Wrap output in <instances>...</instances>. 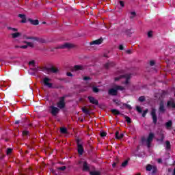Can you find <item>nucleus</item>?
Returning <instances> with one entry per match:
<instances>
[{"label":"nucleus","instance_id":"nucleus-1","mask_svg":"<svg viewBox=\"0 0 175 175\" xmlns=\"http://www.w3.org/2000/svg\"><path fill=\"white\" fill-rule=\"evenodd\" d=\"M66 98H68V95H64L59 98V101L57 103V106L59 110H62V109H65L66 107V103H65V99H66Z\"/></svg>","mask_w":175,"mask_h":175},{"label":"nucleus","instance_id":"nucleus-2","mask_svg":"<svg viewBox=\"0 0 175 175\" xmlns=\"http://www.w3.org/2000/svg\"><path fill=\"white\" fill-rule=\"evenodd\" d=\"M76 143L78 154H79V155H83V154L84 153V146H83V141H81V139H77Z\"/></svg>","mask_w":175,"mask_h":175},{"label":"nucleus","instance_id":"nucleus-3","mask_svg":"<svg viewBox=\"0 0 175 175\" xmlns=\"http://www.w3.org/2000/svg\"><path fill=\"white\" fill-rule=\"evenodd\" d=\"M23 39L31 40L33 42H38V43H44L45 40L43 38H40L39 37L36 36H28L27 35L23 36Z\"/></svg>","mask_w":175,"mask_h":175},{"label":"nucleus","instance_id":"nucleus-4","mask_svg":"<svg viewBox=\"0 0 175 175\" xmlns=\"http://www.w3.org/2000/svg\"><path fill=\"white\" fill-rule=\"evenodd\" d=\"M73 48V44L68 43V42H66L62 45H58L57 46L52 49L51 50V51H54V50H58V49H72Z\"/></svg>","mask_w":175,"mask_h":175},{"label":"nucleus","instance_id":"nucleus-5","mask_svg":"<svg viewBox=\"0 0 175 175\" xmlns=\"http://www.w3.org/2000/svg\"><path fill=\"white\" fill-rule=\"evenodd\" d=\"M150 116H152V120L153 121V124L157 125V122H158V117L157 116V109L154 108L152 109Z\"/></svg>","mask_w":175,"mask_h":175},{"label":"nucleus","instance_id":"nucleus-6","mask_svg":"<svg viewBox=\"0 0 175 175\" xmlns=\"http://www.w3.org/2000/svg\"><path fill=\"white\" fill-rule=\"evenodd\" d=\"M166 107L167 109H175V101L174 98H170L166 103Z\"/></svg>","mask_w":175,"mask_h":175},{"label":"nucleus","instance_id":"nucleus-7","mask_svg":"<svg viewBox=\"0 0 175 175\" xmlns=\"http://www.w3.org/2000/svg\"><path fill=\"white\" fill-rule=\"evenodd\" d=\"M122 77H124V79H126L125 84H129V80L131 79V75L129 74L121 75L119 77H115V81H118L119 80H120V79H122Z\"/></svg>","mask_w":175,"mask_h":175},{"label":"nucleus","instance_id":"nucleus-8","mask_svg":"<svg viewBox=\"0 0 175 175\" xmlns=\"http://www.w3.org/2000/svg\"><path fill=\"white\" fill-rule=\"evenodd\" d=\"M51 109V114L53 116V117H57V116L58 115V113H59L60 109L57 107H54V106H51L50 107Z\"/></svg>","mask_w":175,"mask_h":175},{"label":"nucleus","instance_id":"nucleus-9","mask_svg":"<svg viewBox=\"0 0 175 175\" xmlns=\"http://www.w3.org/2000/svg\"><path fill=\"white\" fill-rule=\"evenodd\" d=\"M51 79L49 77H45L43 79V84L45 87H48V88H53V83H50Z\"/></svg>","mask_w":175,"mask_h":175},{"label":"nucleus","instance_id":"nucleus-10","mask_svg":"<svg viewBox=\"0 0 175 175\" xmlns=\"http://www.w3.org/2000/svg\"><path fill=\"white\" fill-rule=\"evenodd\" d=\"M118 94V92L117 91V89L116 88H111L108 90V94L111 95V96H117Z\"/></svg>","mask_w":175,"mask_h":175},{"label":"nucleus","instance_id":"nucleus-11","mask_svg":"<svg viewBox=\"0 0 175 175\" xmlns=\"http://www.w3.org/2000/svg\"><path fill=\"white\" fill-rule=\"evenodd\" d=\"M88 99L90 103H92V105H96V106H98L99 105V102L98 101V100L95 99V97L88 96Z\"/></svg>","mask_w":175,"mask_h":175},{"label":"nucleus","instance_id":"nucleus-12","mask_svg":"<svg viewBox=\"0 0 175 175\" xmlns=\"http://www.w3.org/2000/svg\"><path fill=\"white\" fill-rule=\"evenodd\" d=\"M159 111L160 113H165L166 109H165V104H163V101H161L159 103Z\"/></svg>","mask_w":175,"mask_h":175},{"label":"nucleus","instance_id":"nucleus-13","mask_svg":"<svg viewBox=\"0 0 175 175\" xmlns=\"http://www.w3.org/2000/svg\"><path fill=\"white\" fill-rule=\"evenodd\" d=\"M103 42V38H99L98 40H94L90 43V46H94V44H102Z\"/></svg>","mask_w":175,"mask_h":175},{"label":"nucleus","instance_id":"nucleus-14","mask_svg":"<svg viewBox=\"0 0 175 175\" xmlns=\"http://www.w3.org/2000/svg\"><path fill=\"white\" fill-rule=\"evenodd\" d=\"M83 172H90V166H88V163H87V161L83 162Z\"/></svg>","mask_w":175,"mask_h":175},{"label":"nucleus","instance_id":"nucleus-15","mask_svg":"<svg viewBox=\"0 0 175 175\" xmlns=\"http://www.w3.org/2000/svg\"><path fill=\"white\" fill-rule=\"evenodd\" d=\"M115 137L118 140H121V139H122L124 137V133H120V132L116 131V133H115Z\"/></svg>","mask_w":175,"mask_h":175},{"label":"nucleus","instance_id":"nucleus-16","mask_svg":"<svg viewBox=\"0 0 175 175\" xmlns=\"http://www.w3.org/2000/svg\"><path fill=\"white\" fill-rule=\"evenodd\" d=\"M154 137H155V135L153 133H150L146 139V142H152V140H154Z\"/></svg>","mask_w":175,"mask_h":175},{"label":"nucleus","instance_id":"nucleus-17","mask_svg":"<svg viewBox=\"0 0 175 175\" xmlns=\"http://www.w3.org/2000/svg\"><path fill=\"white\" fill-rule=\"evenodd\" d=\"M18 17H20V18H22L21 23H27V17L25 16V14H19L18 15Z\"/></svg>","mask_w":175,"mask_h":175},{"label":"nucleus","instance_id":"nucleus-18","mask_svg":"<svg viewBox=\"0 0 175 175\" xmlns=\"http://www.w3.org/2000/svg\"><path fill=\"white\" fill-rule=\"evenodd\" d=\"M113 66H116V63L113 62H108V63H106L105 64V68L106 69H109V68H111Z\"/></svg>","mask_w":175,"mask_h":175},{"label":"nucleus","instance_id":"nucleus-19","mask_svg":"<svg viewBox=\"0 0 175 175\" xmlns=\"http://www.w3.org/2000/svg\"><path fill=\"white\" fill-rule=\"evenodd\" d=\"M48 72H51V73H58V68L52 66L47 69Z\"/></svg>","mask_w":175,"mask_h":175},{"label":"nucleus","instance_id":"nucleus-20","mask_svg":"<svg viewBox=\"0 0 175 175\" xmlns=\"http://www.w3.org/2000/svg\"><path fill=\"white\" fill-rule=\"evenodd\" d=\"M28 21H29L32 25H39V20L38 19L32 20V18H29Z\"/></svg>","mask_w":175,"mask_h":175},{"label":"nucleus","instance_id":"nucleus-21","mask_svg":"<svg viewBox=\"0 0 175 175\" xmlns=\"http://www.w3.org/2000/svg\"><path fill=\"white\" fill-rule=\"evenodd\" d=\"M124 32L127 36H132V34L133 33L132 29H126Z\"/></svg>","mask_w":175,"mask_h":175},{"label":"nucleus","instance_id":"nucleus-22","mask_svg":"<svg viewBox=\"0 0 175 175\" xmlns=\"http://www.w3.org/2000/svg\"><path fill=\"white\" fill-rule=\"evenodd\" d=\"M172 125H173V122L172 120H169L168 122H167L165 123V128L167 129H170V128H172Z\"/></svg>","mask_w":175,"mask_h":175},{"label":"nucleus","instance_id":"nucleus-23","mask_svg":"<svg viewBox=\"0 0 175 175\" xmlns=\"http://www.w3.org/2000/svg\"><path fill=\"white\" fill-rule=\"evenodd\" d=\"M84 67L81 65H75L74 66V70H83Z\"/></svg>","mask_w":175,"mask_h":175},{"label":"nucleus","instance_id":"nucleus-24","mask_svg":"<svg viewBox=\"0 0 175 175\" xmlns=\"http://www.w3.org/2000/svg\"><path fill=\"white\" fill-rule=\"evenodd\" d=\"M111 112L112 113V114H114V116H120V114H121L120 111H118V109H111Z\"/></svg>","mask_w":175,"mask_h":175},{"label":"nucleus","instance_id":"nucleus-25","mask_svg":"<svg viewBox=\"0 0 175 175\" xmlns=\"http://www.w3.org/2000/svg\"><path fill=\"white\" fill-rule=\"evenodd\" d=\"M11 35L13 39H16V38H19V36H21V33L16 32V33H13Z\"/></svg>","mask_w":175,"mask_h":175},{"label":"nucleus","instance_id":"nucleus-26","mask_svg":"<svg viewBox=\"0 0 175 175\" xmlns=\"http://www.w3.org/2000/svg\"><path fill=\"white\" fill-rule=\"evenodd\" d=\"M83 113L85 114V116H90V110L85 107H82L81 109Z\"/></svg>","mask_w":175,"mask_h":175},{"label":"nucleus","instance_id":"nucleus-27","mask_svg":"<svg viewBox=\"0 0 175 175\" xmlns=\"http://www.w3.org/2000/svg\"><path fill=\"white\" fill-rule=\"evenodd\" d=\"M122 116L125 118V120L128 124L132 123V120L131 119V118H129V116H126L124 114H122Z\"/></svg>","mask_w":175,"mask_h":175},{"label":"nucleus","instance_id":"nucleus-28","mask_svg":"<svg viewBox=\"0 0 175 175\" xmlns=\"http://www.w3.org/2000/svg\"><path fill=\"white\" fill-rule=\"evenodd\" d=\"M157 142H161L162 143L163 140H165V134H163V133H161L160 139H157Z\"/></svg>","mask_w":175,"mask_h":175},{"label":"nucleus","instance_id":"nucleus-29","mask_svg":"<svg viewBox=\"0 0 175 175\" xmlns=\"http://www.w3.org/2000/svg\"><path fill=\"white\" fill-rule=\"evenodd\" d=\"M172 148V145L170 141H165V149L170 150Z\"/></svg>","mask_w":175,"mask_h":175},{"label":"nucleus","instance_id":"nucleus-30","mask_svg":"<svg viewBox=\"0 0 175 175\" xmlns=\"http://www.w3.org/2000/svg\"><path fill=\"white\" fill-rule=\"evenodd\" d=\"M61 133H63L64 135H66L68 133V129L65 127H62L60 129Z\"/></svg>","mask_w":175,"mask_h":175},{"label":"nucleus","instance_id":"nucleus-31","mask_svg":"<svg viewBox=\"0 0 175 175\" xmlns=\"http://www.w3.org/2000/svg\"><path fill=\"white\" fill-rule=\"evenodd\" d=\"M24 43L27 44V46H29V47H31V49H33V47H35V45L32 42L25 41Z\"/></svg>","mask_w":175,"mask_h":175},{"label":"nucleus","instance_id":"nucleus-32","mask_svg":"<svg viewBox=\"0 0 175 175\" xmlns=\"http://www.w3.org/2000/svg\"><path fill=\"white\" fill-rule=\"evenodd\" d=\"M115 88L116 89V91L118 92V90L120 91H124V90H125V88L122 86H120V85H116L115 87Z\"/></svg>","mask_w":175,"mask_h":175},{"label":"nucleus","instance_id":"nucleus-33","mask_svg":"<svg viewBox=\"0 0 175 175\" xmlns=\"http://www.w3.org/2000/svg\"><path fill=\"white\" fill-rule=\"evenodd\" d=\"M152 167H154V166H152L151 164L147 165H146L147 172H151V170H152Z\"/></svg>","mask_w":175,"mask_h":175},{"label":"nucleus","instance_id":"nucleus-34","mask_svg":"<svg viewBox=\"0 0 175 175\" xmlns=\"http://www.w3.org/2000/svg\"><path fill=\"white\" fill-rule=\"evenodd\" d=\"M90 175H100V172L99 171H91L90 172Z\"/></svg>","mask_w":175,"mask_h":175},{"label":"nucleus","instance_id":"nucleus-35","mask_svg":"<svg viewBox=\"0 0 175 175\" xmlns=\"http://www.w3.org/2000/svg\"><path fill=\"white\" fill-rule=\"evenodd\" d=\"M157 172H158V167H157V166H153V167L152 168V174H155Z\"/></svg>","mask_w":175,"mask_h":175},{"label":"nucleus","instance_id":"nucleus-36","mask_svg":"<svg viewBox=\"0 0 175 175\" xmlns=\"http://www.w3.org/2000/svg\"><path fill=\"white\" fill-rule=\"evenodd\" d=\"M12 152H13V149L10 148H7V150H6L7 155H10V154H12Z\"/></svg>","mask_w":175,"mask_h":175},{"label":"nucleus","instance_id":"nucleus-37","mask_svg":"<svg viewBox=\"0 0 175 175\" xmlns=\"http://www.w3.org/2000/svg\"><path fill=\"white\" fill-rule=\"evenodd\" d=\"M138 100L139 102H144L146 100V97L144 96H141L139 97Z\"/></svg>","mask_w":175,"mask_h":175},{"label":"nucleus","instance_id":"nucleus-38","mask_svg":"<svg viewBox=\"0 0 175 175\" xmlns=\"http://www.w3.org/2000/svg\"><path fill=\"white\" fill-rule=\"evenodd\" d=\"M123 106H125L126 109H128L129 110H132V106H131V105L124 103Z\"/></svg>","mask_w":175,"mask_h":175},{"label":"nucleus","instance_id":"nucleus-39","mask_svg":"<svg viewBox=\"0 0 175 175\" xmlns=\"http://www.w3.org/2000/svg\"><path fill=\"white\" fill-rule=\"evenodd\" d=\"M92 91H93V92L96 94V93L99 92V88H98L97 87L94 86L92 88Z\"/></svg>","mask_w":175,"mask_h":175},{"label":"nucleus","instance_id":"nucleus-40","mask_svg":"<svg viewBox=\"0 0 175 175\" xmlns=\"http://www.w3.org/2000/svg\"><path fill=\"white\" fill-rule=\"evenodd\" d=\"M57 170L64 172V170H66V166L59 167H57Z\"/></svg>","mask_w":175,"mask_h":175},{"label":"nucleus","instance_id":"nucleus-41","mask_svg":"<svg viewBox=\"0 0 175 175\" xmlns=\"http://www.w3.org/2000/svg\"><path fill=\"white\" fill-rule=\"evenodd\" d=\"M126 166H128V160L124 161L122 163V167H126Z\"/></svg>","mask_w":175,"mask_h":175},{"label":"nucleus","instance_id":"nucleus-42","mask_svg":"<svg viewBox=\"0 0 175 175\" xmlns=\"http://www.w3.org/2000/svg\"><path fill=\"white\" fill-rule=\"evenodd\" d=\"M15 47H16V49H18V48L19 47L20 49H28V44H27V45H22V46H16Z\"/></svg>","mask_w":175,"mask_h":175},{"label":"nucleus","instance_id":"nucleus-43","mask_svg":"<svg viewBox=\"0 0 175 175\" xmlns=\"http://www.w3.org/2000/svg\"><path fill=\"white\" fill-rule=\"evenodd\" d=\"M113 102H114V103H116V105H117L118 106H120L121 105L120 100L117 99H113Z\"/></svg>","mask_w":175,"mask_h":175},{"label":"nucleus","instance_id":"nucleus-44","mask_svg":"<svg viewBox=\"0 0 175 175\" xmlns=\"http://www.w3.org/2000/svg\"><path fill=\"white\" fill-rule=\"evenodd\" d=\"M107 133L103 131L100 133V136H101V137H105V136H107Z\"/></svg>","mask_w":175,"mask_h":175},{"label":"nucleus","instance_id":"nucleus-45","mask_svg":"<svg viewBox=\"0 0 175 175\" xmlns=\"http://www.w3.org/2000/svg\"><path fill=\"white\" fill-rule=\"evenodd\" d=\"M28 135H29V131H23V136H28Z\"/></svg>","mask_w":175,"mask_h":175},{"label":"nucleus","instance_id":"nucleus-46","mask_svg":"<svg viewBox=\"0 0 175 175\" xmlns=\"http://www.w3.org/2000/svg\"><path fill=\"white\" fill-rule=\"evenodd\" d=\"M8 29H11L14 32H17V31H18V29L17 28H13V27H8Z\"/></svg>","mask_w":175,"mask_h":175},{"label":"nucleus","instance_id":"nucleus-47","mask_svg":"<svg viewBox=\"0 0 175 175\" xmlns=\"http://www.w3.org/2000/svg\"><path fill=\"white\" fill-rule=\"evenodd\" d=\"M147 113H148V109H146L144 111L143 113H142V117H146V116H147Z\"/></svg>","mask_w":175,"mask_h":175},{"label":"nucleus","instance_id":"nucleus-48","mask_svg":"<svg viewBox=\"0 0 175 175\" xmlns=\"http://www.w3.org/2000/svg\"><path fill=\"white\" fill-rule=\"evenodd\" d=\"M136 110L138 111V113H142L143 111L142 110V108L139 106L136 107Z\"/></svg>","mask_w":175,"mask_h":175},{"label":"nucleus","instance_id":"nucleus-49","mask_svg":"<svg viewBox=\"0 0 175 175\" xmlns=\"http://www.w3.org/2000/svg\"><path fill=\"white\" fill-rule=\"evenodd\" d=\"M131 14L132 15L131 16H130V18L132 19L135 17V16H136V12H131Z\"/></svg>","mask_w":175,"mask_h":175},{"label":"nucleus","instance_id":"nucleus-50","mask_svg":"<svg viewBox=\"0 0 175 175\" xmlns=\"http://www.w3.org/2000/svg\"><path fill=\"white\" fill-rule=\"evenodd\" d=\"M119 3H120V6H122V8L125 7V3L123 1H120Z\"/></svg>","mask_w":175,"mask_h":175},{"label":"nucleus","instance_id":"nucleus-51","mask_svg":"<svg viewBox=\"0 0 175 175\" xmlns=\"http://www.w3.org/2000/svg\"><path fill=\"white\" fill-rule=\"evenodd\" d=\"M84 81H87L88 80H91V77H83Z\"/></svg>","mask_w":175,"mask_h":175},{"label":"nucleus","instance_id":"nucleus-52","mask_svg":"<svg viewBox=\"0 0 175 175\" xmlns=\"http://www.w3.org/2000/svg\"><path fill=\"white\" fill-rule=\"evenodd\" d=\"M152 31L148 32V38H152Z\"/></svg>","mask_w":175,"mask_h":175},{"label":"nucleus","instance_id":"nucleus-53","mask_svg":"<svg viewBox=\"0 0 175 175\" xmlns=\"http://www.w3.org/2000/svg\"><path fill=\"white\" fill-rule=\"evenodd\" d=\"M23 124V120H16L14 124H16V125L18 124Z\"/></svg>","mask_w":175,"mask_h":175},{"label":"nucleus","instance_id":"nucleus-54","mask_svg":"<svg viewBox=\"0 0 175 175\" xmlns=\"http://www.w3.org/2000/svg\"><path fill=\"white\" fill-rule=\"evenodd\" d=\"M29 65H33V66L35 65V61L34 60H31L29 62Z\"/></svg>","mask_w":175,"mask_h":175},{"label":"nucleus","instance_id":"nucleus-55","mask_svg":"<svg viewBox=\"0 0 175 175\" xmlns=\"http://www.w3.org/2000/svg\"><path fill=\"white\" fill-rule=\"evenodd\" d=\"M150 66H154V65H155V62L153 60H151L150 62Z\"/></svg>","mask_w":175,"mask_h":175},{"label":"nucleus","instance_id":"nucleus-56","mask_svg":"<svg viewBox=\"0 0 175 175\" xmlns=\"http://www.w3.org/2000/svg\"><path fill=\"white\" fill-rule=\"evenodd\" d=\"M146 144H147V147L148 148H150V147H151V142H148V141H146Z\"/></svg>","mask_w":175,"mask_h":175},{"label":"nucleus","instance_id":"nucleus-57","mask_svg":"<svg viewBox=\"0 0 175 175\" xmlns=\"http://www.w3.org/2000/svg\"><path fill=\"white\" fill-rule=\"evenodd\" d=\"M67 76H69L70 77H73V74H72V72H67Z\"/></svg>","mask_w":175,"mask_h":175},{"label":"nucleus","instance_id":"nucleus-58","mask_svg":"<svg viewBox=\"0 0 175 175\" xmlns=\"http://www.w3.org/2000/svg\"><path fill=\"white\" fill-rule=\"evenodd\" d=\"M126 53L127 54H132V50L129 49V50H127V51H126Z\"/></svg>","mask_w":175,"mask_h":175},{"label":"nucleus","instance_id":"nucleus-59","mask_svg":"<svg viewBox=\"0 0 175 175\" xmlns=\"http://www.w3.org/2000/svg\"><path fill=\"white\" fill-rule=\"evenodd\" d=\"M119 50H124V46L122 44L119 46Z\"/></svg>","mask_w":175,"mask_h":175},{"label":"nucleus","instance_id":"nucleus-60","mask_svg":"<svg viewBox=\"0 0 175 175\" xmlns=\"http://www.w3.org/2000/svg\"><path fill=\"white\" fill-rule=\"evenodd\" d=\"M157 162L158 163H162V159H158Z\"/></svg>","mask_w":175,"mask_h":175},{"label":"nucleus","instance_id":"nucleus-61","mask_svg":"<svg viewBox=\"0 0 175 175\" xmlns=\"http://www.w3.org/2000/svg\"><path fill=\"white\" fill-rule=\"evenodd\" d=\"M116 165H117V163H113L112 164V167H116Z\"/></svg>","mask_w":175,"mask_h":175},{"label":"nucleus","instance_id":"nucleus-62","mask_svg":"<svg viewBox=\"0 0 175 175\" xmlns=\"http://www.w3.org/2000/svg\"><path fill=\"white\" fill-rule=\"evenodd\" d=\"M172 175H175V167H174V172H173Z\"/></svg>","mask_w":175,"mask_h":175},{"label":"nucleus","instance_id":"nucleus-63","mask_svg":"<svg viewBox=\"0 0 175 175\" xmlns=\"http://www.w3.org/2000/svg\"><path fill=\"white\" fill-rule=\"evenodd\" d=\"M29 126H32V124H29Z\"/></svg>","mask_w":175,"mask_h":175},{"label":"nucleus","instance_id":"nucleus-64","mask_svg":"<svg viewBox=\"0 0 175 175\" xmlns=\"http://www.w3.org/2000/svg\"><path fill=\"white\" fill-rule=\"evenodd\" d=\"M42 24H46V22H42Z\"/></svg>","mask_w":175,"mask_h":175}]
</instances>
